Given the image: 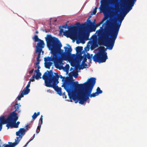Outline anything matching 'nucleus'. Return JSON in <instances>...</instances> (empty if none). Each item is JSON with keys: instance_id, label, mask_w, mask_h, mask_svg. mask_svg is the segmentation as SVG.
I'll use <instances>...</instances> for the list:
<instances>
[{"instance_id": "obj_15", "label": "nucleus", "mask_w": 147, "mask_h": 147, "mask_svg": "<svg viewBox=\"0 0 147 147\" xmlns=\"http://www.w3.org/2000/svg\"><path fill=\"white\" fill-rule=\"evenodd\" d=\"M21 105H20V104L18 103H15L14 105L15 107V110L13 111V112H16V111H18V113L20 112V111L19 110V107H21Z\"/></svg>"}, {"instance_id": "obj_30", "label": "nucleus", "mask_w": 147, "mask_h": 147, "mask_svg": "<svg viewBox=\"0 0 147 147\" xmlns=\"http://www.w3.org/2000/svg\"><path fill=\"white\" fill-rule=\"evenodd\" d=\"M97 7H95L93 12L91 13V15H95L97 12Z\"/></svg>"}, {"instance_id": "obj_10", "label": "nucleus", "mask_w": 147, "mask_h": 147, "mask_svg": "<svg viewBox=\"0 0 147 147\" xmlns=\"http://www.w3.org/2000/svg\"><path fill=\"white\" fill-rule=\"evenodd\" d=\"M7 124L6 126L7 127L8 123L7 121V118L5 119V117L4 116H1L0 117V131L2 129V124Z\"/></svg>"}, {"instance_id": "obj_34", "label": "nucleus", "mask_w": 147, "mask_h": 147, "mask_svg": "<svg viewBox=\"0 0 147 147\" xmlns=\"http://www.w3.org/2000/svg\"><path fill=\"white\" fill-rule=\"evenodd\" d=\"M117 3V0H111V4L112 5H115Z\"/></svg>"}, {"instance_id": "obj_32", "label": "nucleus", "mask_w": 147, "mask_h": 147, "mask_svg": "<svg viewBox=\"0 0 147 147\" xmlns=\"http://www.w3.org/2000/svg\"><path fill=\"white\" fill-rule=\"evenodd\" d=\"M75 25L76 26L73 28L74 29H75L76 28H79L81 26L80 23L79 22H77L75 24Z\"/></svg>"}, {"instance_id": "obj_56", "label": "nucleus", "mask_w": 147, "mask_h": 147, "mask_svg": "<svg viewBox=\"0 0 147 147\" xmlns=\"http://www.w3.org/2000/svg\"><path fill=\"white\" fill-rule=\"evenodd\" d=\"M75 68L76 69V68H78V67H77L76 66Z\"/></svg>"}, {"instance_id": "obj_36", "label": "nucleus", "mask_w": 147, "mask_h": 147, "mask_svg": "<svg viewBox=\"0 0 147 147\" xmlns=\"http://www.w3.org/2000/svg\"><path fill=\"white\" fill-rule=\"evenodd\" d=\"M35 134H34V135H33V138H32V139H31L25 145V146H24V147H26L27 146V145L28 144V143L30 142L33 139L35 138Z\"/></svg>"}, {"instance_id": "obj_14", "label": "nucleus", "mask_w": 147, "mask_h": 147, "mask_svg": "<svg viewBox=\"0 0 147 147\" xmlns=\"http://www.w3.org/2000/svg\"><path fill=\"white\" fill-rule=\"evenodd\" d=\"M1 139H0V143H1ZM8 144H4L3 145V146H4V147H14L15 146V144H13V143H12L11 142H9ZM0 147H1V145L0 144Z\"/></svg>"}, {"instance_id": "obj_57", "label": "nucleus", "mask_w": 147, "mask_h": 147, "mask_svg": "<svg viewBox=\"0 0 147 147\" xmlns=\"http://www.w3.org/2000/svg\"><path fill=\"white\" fill-rule=\"evenodd\" d=\"M94 22H95V19H94Z\"/></svg>"}, {"instance_id": "obj_5", "label": "nucleus", "mask_w": 147, "mask_h": 147, "mask_svg": "<svg viewBox=\"0 0 147 147\" xmlns=\"http://www.w3.org/2000/svg\"><path fill=\"white\" fill-rule=\"evenodd\" d=\"M107 53L105 52V48L104 47L100 48L97 53H96L93 56V54L90 55L87 53L86 55V57L88 59H90V61H92V57L94 61L97 62L99 63L105 62L106 60L108 59Z\"/></svg>"}, {"instance_id": "obj_7", "label": "nucleus", "mask_w": 147, "mask_h": 147, "mask_svg": "<svg viewBox=\"0 0 147 147\" xmlns=\"http://www.w3.org/2000/svg\"><path fill=\"white\" fill-rule=\"evenodd\" d=\"M59 83L58 80H56L48 84L45 85L46 86L49 87L53 88L54 90L56 91L57 94L60 96L62 95L61 92V87H59L57 84Z\"/></svg>"}, {"instance_id": "obj_52", "label": "nucleus", "mask_w": 147, "mask_h": 147, "mask_svg": "<svg viewBox=\"0 0 147 147\" xmlns=\"http://www.w3.org/2000/svg\"><path fill=\"white\" fill-rule=\"evenodd\" d=\"M18 124V125H19V124H20V122L19 121H18L17 123H16Z\"/></svg>"}, {"instance_id": "obj_11", "label": "nucleus", "mask_w": 147, "mask_h": 147, "mask_svg": "<svg viewBox=\"0 0 147 147\" xmlns=\"http://www.w3.org/2000/svg\"><path fill=\"white\" fill-rule=\"evenodd\" d=\"M26 132L25 129L24 128H20L18 131L16 132V135L17 136H20L21 138H22Z\"/></svg>"}, {"instance_id": "obj_47", "label": "nucleus", "mask_w": 147, "mask_h": 147, "mask_svg": "<svg viewBox=\"0 0 147 147\" xmlns=\"http://www.w3.org/2000/svg\"><path fill=\"white\" fill-rule=\"evenodd\" d=\"M64 32V30L62 29H60V30H59V33H62L63 32H63Z\"/></svg>"}, {"instance_id": "obj_40", "label": "nucleus", "mask_w": 147, "mask_h": 147, "mask_svg": "<svg viewBox=\"0 0 147 147\" xmlns=\"http://www.w3.org/2000/svg\"><path fill=\"white\" fill-rule=\"evenodd\" d=\"M35 78V75H34V76H32V77L30 78V81L31 82V81L34 82L35 81L34 78Z\"/></svg>"}, {"instance_id": "obj_37", "label": "nucleus", "mask_w": 147, "mask_h": 147, "mask_svg": "<svg viewBox=\"0 0 147 147\" xmlns=\"http://www.w3.org/2000/svg\"><path fill=\"white\" fill-rule=\"evenodd\" d=\"M82 63V64L83 63V65L84 66L83 67H80V66H79V69H83L84 68H85V67H84V66H87V64L86 63Z\"/></svg>"}, {"instance_id": "obj_55", "label": "nucleus", "mask_w": 147, "mask_h": 147, "mask_svg": "<svg viewBox=\"0 0 147 147\" xmlns=\"http://www.w3.org/2000/svg\"><path fill=\"white\" fill-rule=\"evenodd\" d=\"M73 69V68L72 67H71V68H70V71H71Z\"/></svg>"}, {"instance_id": "obj_38", "label": "nucleus", "mask_w": 147, "mask_h": 147, "mask_svg": "<svg viewBox=\"0 0 147 147\" xmlns=\"http://www.w3.org/2000/svg\"><path fill=\"white\" fill-rule=\"evenodd\" d=\"M88 22L90 23V26H92V25H95L96 24L95 22H92L90 20H89Z\"/></svg>"}, {"instance_id": "obj_29", "label": "nucleus", "mask_w": 147, "mask_h": 147, "mask_svg": "<svg viewBox=\"0 0 147 147\" xmlns=\"http://www.w3.org/2000/svg\"><path fill=\"white\" fill-rule=\"evenodd\" d=\"M83 56H84V57H83V60L82 62V63H85L86 62V61L87 60V58L86 57V55L85 54H84V55Z\"/></svg>"}, {"instance_id": "obj_51", "label": "nucleus", "mask_w": 147, "mask_h": 147, "mask_svg": "<svg viewBox=\"0 0 147 147\" xmlns=\"http://www.w3.org/2000/svg\"><path fill=\"white\" fill-rule=\"evenodd\" d=\"M88 35H87L86 36V40H87L88 39Z\"/></svg>"}, {"instance_id": "obj_12", "label": "nucleus", "mask_w": 147, "mask_h": 147, "mask_svg": "<svg viewBox=\"0 0 147 147\" xmlns=\"http://www.w3.org/2000/svg\"><path fill=\"white\" fill-rule=\"evenodd\" d=\"M108 0H102L101 1V7L100 9L101 11H103L105 10L106 6L107 5Z\"/></svg>"}, {"instance_id": "obj_58", "label": "nucleus", "mask_w": 147, "mask_h": 147, "mask_svg": "<svg viewBox=\"0 0 147 147\" xmlns=\"http://www.w3.org/2000/svg\"><path fill=\"white\" fill-rule=\"evenodd\" d=\"M66 96H65V98H66Z\"/></svg>"}, {"instance_id": "obj_4", "label": "nucleus", "mask_w": 147, "mask_h": 147, "mask_svg": "<svg viewBox=\"0 0 147 147\" xmlns=\"http://www.w3.org/2000/svg\"><path fill=\"white\" fill-rule=\"evenodd\" d=\"M59 78L62 79V81L63 82L61 87H64L68 92L74 80L72 79V78L71 79L69 77H63L61 75H59L58 73H53L52 70L49 71L47 70L42 76V79L45 80V85L59 80Z\"/></svg>"}, {"instance_id": "obj_49", "label": "nucleus", "mask_w": 147, "mask_h": 147, "mask_svg": "<svg viewBox=\"0 0 147 147\" xmlns=\"http://www.w3.org/2000/svg\"><path fill=\"white\" fill-rule=\"evenodd\" d=\"M83 57L82 56H80L79 57V59L80 61L83 59Z\"/></svg>"}, {"instance_id": "obj_9", "label": "nucleus", "mask_w": 147, "mask_h": 147, "mask_svg": "<svg viewBox=\"0 0 147 147\" xmlns=\"http://www.w3.org/2000/svg\"><path fill=\"white\" fill-rule=\"evenodd\" d=\"M45 44L44 41L42 40H40L37 43L36 46V51H42V49L44 47Z\"/></svg>"}, {"instance_id": "obj_39", "label": "nucleus", "mask_w": 147, "mask_h": 147, "mask_svg": "<svg viewBox=\"0 0 147 147\" xmlns=\"http://www.w3.org/2000/svg\"><path fill=\"white\" fill-rule=\"evenodd\" d=\"M24 97L23 95L22 94H20V95H19L17 98L18 99V100H21V98Z\"/></svg>"}, {"instance_id": "obj_35", "label": "nucleus", "mask_w": 147, "mask_h": 147, "mask_svg": "<svg viewBox=\"0 0 147 147\" xmlns=\"http://www.w3.org/2000/svg\"><path fill=\"white\" fill-rule=\"evenodd\" d=\"M35 134H34V135H33V138H32V139H31L25 145V146H24V147H26L27 146V145L28 144V143L30 142L33 139L35 138Z\"/></svg>"}, {"instance_id": "obj_22", "label": "nucleus", "mask_w": 147, "mask_h": 147, "mask_svg": "<svg viewBox=\"0 0 147 147\" xmlns=\"http://www.w3.org/2000/svg\"><path fill=\"white\" fill-rule=\"evenodd\" d=\"M32 39L34 40L35 42L37 41L38 42L40 41V40H41L39 38L38 36L36 35L34 36V37L32 38Z\"/></svg>"}, {"instance_id": "obj_18", "label": "nucleus", "mask_w": 147, "mask_h": 147, "mask_svg": "<svg viewBox=\"0 0 147 147\" xmlns=\"http://www.w3.org/2000/svg\"><path fill=\"white\" fill-rule=\"evenodd\" d=\"M83 48L82 47L78 46L76 48V50L77 53H81L83 50Z\"/></svg>"}, {"instance_id": "obj_2", "label": "nucleus", "mask_w": 147, "mask_h": 147, "mask_svg": "<svg viewBox=\"0 0 147 147\" xmlns=\"http://www.w3.org/2000/svg\"><path fill=\"white\" fill-rule=\"evenodd\" d=\"M96 78L92 77L88 79L83 84H78V81L73 82L68 92L71 99L76 103L79 101V103L83 105L90 98L95 97L98 94L96 92L91 94L96 83Z\"/></svg>"}, {"instance_id": "obj_26", "label": "nucleus", "mask_w": 147, "mask_h": 147, "mask_svg": "<svg viewBox=\"0 0 147 147\" xmlns=\"http://www.w3.org/2000/svg\"><path fill=\"white\" fill-rule=\"evenodd\" d=\"M90 30L91 31H95L96 28L95 25H92V26H90Z\"/></svg>"}, {"instance_id": "obj_54", "label": "nucleus", "mask_w": 147, "mask_h": 147, "mask_svg": "<svg viewBox=\"0 0 147 147\" xmlns=\"http://www.w3.org/2000/svg\"><path fill=\"white\" fill-rule=\"evenodd\" d=\"M36 34H38V32L37 31V30H36Z\"/></svg>"}, {"instance_id": "obj_16", "label": "nucleus", "mask_w": 147, "mask_h": 147, "mask_svg": "<svg viewBox=\"0 0 147 147\" xmlns=\"http://www.w3.org/2000/svg\"><path fill=\"white\" fill-rule=\"evenodd\" d=\"M53 63L51 62H45V66L46 68L49 69Z\"/></svg>"}, {"instance_id": "obj_21", "label": "nucleus", "mask_w": 147, "mask_h": 147, "mask_svg": "<svg viewBox=\"0 0 147 147\" xmlns=\"http://www.w3.org/2000/svg\"><path fill=\"white\" fill-rule=\"evenodd\" d=\"M72 75L75 78H76L78 77V71H73L71 72Z\"/></svg>"}, {"instance_id": "obj_13", "label": "nucleus", "mask_w": 147, "mask_h": 147, "mask_svg": "<svg viewBox=\"0 0 147 147\" xmlns=\"http://www.w3.org/2000/svg\"><path fill=\"white\" fill-rule=\"evenodd\" d=\"M16 122H12L8 124L7 125L8 126L7 128V129H9V127H10L11 128H12L13 127L17 128L18 127L19 125Z\"/></svg>"}, {"instance_id": "obj_42", "label": "nucleus", "mask_w": 147, "mask_h": 147, "mask_svg": "<svg viewBox=\"0 0 147 147\" xmlns=\"http://www.w3.org/2000/svg\"><path fill=\"white\" fill-rule=\"evenodd\" d=\"M26 129H25V131H26V132L30 128V127L29 125H27L26 126Z\"/></svg>"}, {"instance_id": "obj_3", "label": "nucleus", "mask_w": 147, "mask_h": 147, "mask_svg": "<svg viewBox=\"0 0 147 147\" xmlns=\"http://www.w3.org/2000/svg\"><path fill=\"white\" fill-rule=\"evenodd\" d=\"M45 38L47 46L51 49V53L53 56L44 58L45 61H53L55 67L57 68H59L62 63V60L58 55L59 50L60 49L62 45L58 38L53 37L51 35L47 34Z\"/></svg>"}, {"instance_id": "obj_45", "label": "nucleus", "mask_w": 147, "mask_h": 147, "mask_svg": "<svg viewBox=\"0 0 147 147\" xmlns=\"http://www.w3.org/2000/svg\"><path fill=\"white\" fill-rule=\"evenodd\" d=\"M67 24H66L65 25L63 26H60L59 27H61L62 28H64L65 29H66V28H67Z\"/></svg>"}, {"instance_id": "obj_25", "label": "nucleus", "mask_w": 147, "mask_h": 147, "mask_svg": "<svg viewBox=\"0 0 147 147\" xmlns=\"http://www.w3.org/2000/svg\"><path fill=\"white\" fill-rule=\"evenodd\" d=\"M42 51H36V53H38V55L36 58V60H40L39 59L40 57V54Z\"/></svg>"}, {"instance_id": "obj_24", "label": "nucleus", "mask_w": 147, "mask_h": 147, "mask_svg": "<svg viewBox=\"0 0 147 147\" xmlns=\"http://www.w3.org/2000/svg\"><path fill=\"white\" fill-rule=\"evenodd\" d=\"M70 34V32L68 30H66L63 32V35L67 37L69 36Z\"/></svg>"}, {"instance_id": "obj_1", "label": "nucleus", "mask_w": 147, "mask_h": 147, "mask_svg": "<svg viewBox=\"0 0 147 147\" xmlns=\"http://www.w3.org/2000/svg\"><path fill=\"white\" fill-rule=\"evenodd\" d=\"M136 0H127V7L125 12L121 14L118 19V23H112L109 20L106 21L105 32L100 42L109 50H111L114 46L115 41L118 34L121 22L126 14L132 9Z\"/></svg>"}, {"instance_id": "obj_48", "label": "nucleus", "mask_w": 147, "mask_h": 147, "mask_svg": "<svg viewBox=\"0 0 147 147\" xmlns=\"http://www.w3.org/2000/svg\"><path fill=\"white\" fill-rule=\"evenodd\" d=\"M34 71V69H32L29 72V74H31L33 73V72Z\"/></svg>"}, {"instance_id": "obj_43", "label": "nucleus", "mask_w": 147, "mask_h": 147, "mask_svg": "<svg viewBox=\"0 0 147 147\" xmlns=\"http://www.w3.org/2000/svg\"><path fill=\"white\" fill-rule=\"evenodd\" d=\"M69 64H67L65 66V68L67 70H68L69 69Z\"/></svg>"}, {"instance_id": "obj_17", "label": "nucleus", "mask_w": 147, "mask_h": 147, "mask_svg": "<svg viewBox=\"0 0 147 147\" xmlns=\"http://www.w3.org/2000/svg\"><path fill=\"white\" fill-rule=\"evenodd\" d=\"M30 91V89L29 88H24L22 90V92L21 93L23 94L24 96V95H26L28 94Z\"/></svg>"}, {"instance_id": "obj_50", "label": "nucleus", "mask_w": 147, "mask_h": 147, "mask_svg": "<svg viewBox=\"0 0 147 147\" xmlns=\"http://www.w3.org/2000/svg\"><path fill=\"white\" fill-rule=\"evenodd\" d=\"M86 26V24H81V26L82 27H85Z\"/></svg>"}, {"instance_id": "obj_44", "label": "nucleus", "mask_w": 147, "mask_h": 147, "mask_svg": "<svg viewBox=\"0 0 147 147\" xmlns=\"http://www.w3.org/2000/svg\"><path fill=\"white\" fill-rule=\"evenodd\" d=\"M31 82L30 81H29L28 83V84L26 87H25L26 88H28L30 87V84Z\"/></svg>"}, {"instance_id": "obj_20", "label": "nucleus", "mask_w": 147, "mask_h": 147, "mask_svg": "<svg viewBox=\"0 0 147 147\" xmlns=\"http://www.w3.org/2000/svg\"><path fill=\"white\" fill-rule=\"evenodd\" d=\"M40 113L39 112H38L37 113H36V112L34 113L33 115L32 116V119L33 120L35 119L37 117L40 115Z\"/></svg>"}, {"instance_id": "obj_19", "label": "nucleus", "mask_w": 147, "mask_h": 147, "mask_svg": "<svg viewBox=\"0 0 147 147\" xmlns=\"http://www.w3.org/2000/svg\"><path fill=\"white\" fill-rule=\"evenodd\" d=\"M22 138H21L20 136H19L16 138L15 140V142L13 143L14 144H15V146L17 145L19 142L20 140Z\"/></svg>"}, {"instance_id": "obj_53", "label": "nucleus", "mask_w": 147, "mask_h": 147, "mask_svg": "<svg viewBox=\"0 0 147 147\" xmlns=\"http://www.w3.org/2000/svg\"><path fill=\"white\" fill-rule=\"evenodd\" d=\"M91 16H90L88 18V20H87V21L90 18H91Z\"/></svg>"}, {"instance_id": "obj_27", "label": "nucleus", "mask_w": 147, "mask_h": 147, "mask_svg": "<svg viewBox=\"0 0 147 147\" xmlns=\"http://www.w3.org/2000/svg\"><path fill=\"white\" fill-rule=\"evenodd\" d=\"M96 90V92L97 93V94L98 95L99 94H101L102 92V91L100 90V88L99 87H97Z\"/></svg>"}, {"instance_id": "obj_6", "label": "nucleus", "mask_w": 147, "mask_h": 147, "mask_svg": "<svg viewBox=\"0 0 147 147\" xmlns=\"http://www.w3.org/2000/svg\"><path fill=\"white\" fill-rule=\"evenodd\" d=\"M65 51L63 52V50L60 49L59 50L60 51V53L61 55L62 60H67L70 59L71 57L72 48L71 47L68 45V47H64Z\"/></svg>"}, {"instance_id": "obj_46", "label": "nucleus", "mask_w": 147, "mask_h": 147, "mask_svg": "<svg viewBox=\"0 0 147 147\" xmlns=\"http://www.w3.org/2000/svg\"><path fill=\"white\" fill-rule=\"evenodd\" d=\"M37 60V62L36 63V66L39 65L40 62L41 60Z\"/></svg>"}, {"instance_id": "obj_33", "label": "nucleus", "mask_w": 147, "mask_h": 147, "mask_svg": "<svg viewBox=\"0 0 147 147\" xmlns=\"http://www.w3.org/2000/svg\"><path fill=\"white\" fill-rule=\"evenodd\" d=\"M104 21V20H103L100 23L98 24H95V26H96V27L97 28V27L100 26L101 24H102L103 23Z\"/></svg>"}, {"instance_id": "obj_28", "label": "nucleus", "mask_w": 147, "mask_h": 147, "mask_svg": "<svg viewBox=\"0 0 147 147\" xmlns=\"http://www.w3.org/2000/svg\"><path fill=\"white\" fill-rule=\"evenodd\" d=\"M37 67V69L36 70H35L34 71L35 72H40L39 69L40 68V67L39 66V65H36L35 67V68H36Z\"/></svg>"}, {"instance_id": "obj_41", "label": "nucleus", "mask_w": 147, "mask_h": 147, "mask_svg": "<svg viewBox=\"0 0 147 147\" xmlns=\"http://www.w3.org/2000/svg\"><path fill=\"white\" fill-rule=\"evenodd\" d=\"M42 117H43V116L42 115L41 116V117L40 119V120H39V121H40V125H41L42 124V120H43Z\"/></svg>"}, {"instance_id": "obj_31", "label": "nucleus", "mask_w": 147, "mask_h": 147, "mask_svg": "<svg viewBox=\"0 0 147 147\" xmlns=\"http://www.w3.org/2000/svg\"><path fill=\"white\" fill-rule=\"evenodd\" d=\"M41 126V125H39L37 126V129L36 130V132L37 134H38L39 132L40 131Z\"/></svg>"}, {"instance_id": "obj_23", "label": "nucleus", "mask_w": 147, "mask_h": 147, "mask_svg": "<svg viewBox=\"0 0 147 147\" xmlns=\"http://www.w3.org/2000/svg\"><path fill=\"white\" fill-rule=\"evenodd\" d=\"M35 73L37 74L36 75V76H35V78L36 80H38L39 78H41L40 77L41 75V74L40 72H38V73Z\"/></svg>"}, {"instance_id": "obj_8", "label": "nucleus", "mask_w": 147, "mask_h": 147, "mask_svg": "<svg viewBox=\"0 0 147 147\" xmlns=\"http://www.w3.org/2000/svg\"><path fill=\"white\" fill-rule=\"evenodd\" d=\"M18 119V114L14 112H12L7 118L8 124L12 122H16Z\"/></svg>"}]
</instances>
